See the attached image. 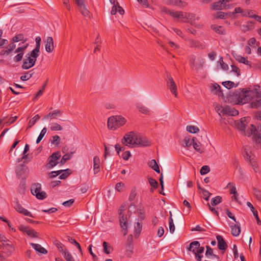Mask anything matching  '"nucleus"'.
Returning a JSON list of instances; mask_svg holds the SVG:
<instances>
[{
  "label": "nucleus",
  "instance_id": "nucleus-1",
  "mask_svg": "<svg viewBox=\"0 0 261 261\" xmlns=\"http://www.w3.org/2000/svg\"><path fill=\"white\" fill-rule=\"evenodd\" d=\"M247 122L245 118H241L240 120L236 121L234 125L238 129L243 132L244 135L248 137L251 136L253 134V138L256 143H260L261 138V125H258L255 126L253 124H250L247 129L246 126Z\"/></svg>",
  "mask_w": 261,
  "mask_h": 261
},
{
  "label": "nucleus",
  "instance_id": "nucleus-30",
  "mask_svg": "<svg viewBox=\"0 0 261 261\" xmlns=\"http://www.w3.org/2000/svg\"><path fill=\"white\" fill-rule=\"evenodd\" d=\"M227 15H229L228 13H225L224 12L219 11L213 15L214 19H225Z\"/></svg>",
  "mask_w": 261,
  "mask_h": 261
},
{
  "label": "nucleus",
  "instance_id": "nucleus-22",
  "mask_svg": "<svg viewBox=\"0 0 261 261\" xmlns=\"http://www.w3.org/2000/svg\"><path fill=\"white\" fill-rule=\"evenodd\" d=\"M30 245L39 253L44 254L47 253V250L42 247L40 244L31 243Z\"/></svg>",
  "mask_w": 261,
  "mask_h": 261
},
{
  "label": "nucleus",
  "instance_id": "nucleus-27",
  "mask_svg": "<svg viewBox=\"0 0 261 261\" xmlns=\"http://www.w3.org/2000/svg\"><path fill=\"white\" fill-rule=\"evenodd\" d=\"M136 107L139 110V111L142 113L146 115L150 114V111L148 110V109L142 103H137L136 104Z\"/></svg>",
  "mask_w": 261,
  "mask_h": 261
},
{
  "label": "nucleus",
  "instance_id": "nucleus-18",
  "mask_svg": "<svg viewBox=\"0 0 261 261\" xmlns=\"http://www.w3.org/2000/svg\"><path fill=\"white\" fill-rule=\"evenodd\" d=\"M54 49L53 38L51 37H47L45 41V50L47 53H51Z\"/></svg>",
  "mask_w": 261,
  "mask_h": 261
},
{
  "label": "nucleus",
  "instance_id": "nucleus-43",
  "mask_svg": "<svg viewBox=\"0 0 261 261\" xmlns=\"http://www.w3.org/2000/svg\"><path fill=\"white\" fill-rule=\"evenodd\" d=\"M243 156L246 161H249L250 159L253 158L254 157L252 154H251V152H249L248 150L245 148L244 151L243 152Z\"/></svg>",
  "mask_w": 261,
  "mask_h": 261
},
{
  "label": "nucleus",
  "instance_id": "nucleus-17",
  "mask_svg": "<svg viewBox=\"0 0 261 261\" xmlns=\"http://www.w3.org/2000/svg\"><path fill=\"white\" fill-rule=\"evenodd\" d=\"M167 87L170 89L171 92L173 93L175 97H177V86L171 76L169 77V81L167 82Z\"/></svg>",
  "mask_w": 261,
  "mask_h": 261
},
{
  "label": "nucleus",
  "instance_id": "nucleus-8",
  "mask_svg": "<svg viewBox=\"0 0 261 261\" xmlns=\"http://www.w3.org/2000/svg\"><path fill=\"white\" fill-rule=\"evenodd\" d=\"M189 62L192 65V68L195 70L202 67L204 63L203 58L196 57L194 55H192L190 57Z\"/></svg>",
  "mask_w": 261,
  "mask_h": 261
},
{
  "label": "nucleus",
  "instance_id": "nucleus-12",
  "mask_svg": "<svg viewBox=\"0 0 261 261\" xmlns=\"http://www.w3.org/2000/svg\"><path fill=\"white\" fill-rule=\"evenodd\" d=\"M231 6V5L226 4L224 0H220L213 3L211 6V9L213 10H222L230 9Z\"/></svg>",
  "mask_w": 261,
  "mask_h": 261
},
{
  "label": "nucleus",
  "instance_id": "nucleus-5",
  "mask_svg": "<svg viewBox=\"0 0 261 261\" xmlns=\"http://www.w3.org/2000/svg\"><path fill=\"white\" fill-rule=\"evenodd\" d=\"M251 93V91L244 90V89L240 91H236L235 92V95L238 97V103H245L250 100V94Z\"/></svg>",
  "mask_w": 261,
  "mask_h": 261
},
{
  "label": "nucleus",
  "instance_id": "nucleus-20",
  "mask_svg": "<svg viewBox=\"0 0 261 261\" xmlns=\"http://www.w3.org/2000/svg\"><path fill=\"white\" fill-rule=\"evenodd\" d=\"M15 208L18 213L20 214H22L25 216L33 217V215L30 212L23 208L19 203H16V204L15 205Z\"/></svg>",
  "mask_w": 261,
  "mask_h": 261
},
{
  "label": "nucleus",
  "instance_id": "nucleus-7",
  "mask_svg": "<svg viewBox=\"0 0 261 261\" xmlns=\"http://www.w3.org/2000/svg\"><path fill=\"white\" fill-rule=\"evenodd\" d=\"M61 156V154L60 151H58L54 152L47 159L48 163L46 167L50 169L56 166L59 163L58 161Z\"/></svg>",
  "mask_w": 261,
  "mask_h": 261
},
{
  "label": "nucleus",
  "instance_id": "nucleus-63",
  "mask_svg": "<svg viewBox=\"0 0 261 261\" xmlns=\"http://www.w3.org/2000/svg\"><path fill=\"white\" fill-rule=\"evenodd\" d=\"M23 56V53H18L17 55H16L14 58V60L16 62H19L21 61Z\"/></svg>",
  "mask_w": 261,
  "mask_h": 261
},
{
  "label": "nucleus",
  "instance_id": "nucleus-51",
  "mask_svg": "<svg viewBox=\"0 0 261 261\" xmlns=\"http://www.w3.org/2000/svg\"><path fill=\"white\" fill-rule=\"evenodd\" d=\"M50 129L53 131L61 130L63 127L57 123H54L50 126Z\"/></svg>",
  "mask_w": 261,
  "mask_h": 261
},
{
  "label": "nucleus",
  "instance_id": "nucleus-14",
  "mask_svg": "<svg viewBox=\"0 0 261 261\" xmlns=\"http://www.w3.org/2000/svg\"><path fill=\"white\" fill-rule=\"evenodd\" d=\"M0 248L2 249L3 251L9 256L11 255L14 250V247L12 244L6 243H3L2 245H0Z\"/></svg>",
  "mask_w": 261,
  "mask_h": 261
},
{
  "label": "nucleus",
  "instance_id": "nucleus-52",
  "mask_svg": "<svg viewBox=\"0 0 261 261\" xmlns=\"http://www.w3.org/2000/svg\"><path fill=\"white\" fill-rule=\"evenodd\" d=\"M62 170H60L56 171H52L48 174V178H54L57 176L58 175H60L61 173H62Z\"/></svg>",
  "mask_w": 261,
  "mask_h": 261
},
{
  "label": "nucleus",
  "instance_id": "nucleus-56",
  "mask_svg": "<svg viewBox=\"0 0 261 261\" xmlns=\"http://www.w3.org/2000/svg\"><path fill=\"white\" fill-rule=\"evenodd\" d=\"M255 22L253 21H249L247 22V24L244 25V27L246 28V31L251 30L254 28Z\"/></svg>",
  "mask_w": 261,
  "mask_h": 261
},
{
  "label": "nucleus",
  "instance_id": "nucleus-23",
  "mask_svg": "<svg viewBox=\"0 0 261 261\" xmlns=\"http://www.w3.org/2000/svg\"><path fill=\"white\" fill-rule=\"evenodd\" d=\"M188 41L189 45L191 47H195L200 49H202L205 47L204 45L199 41L191 39L189 40Z\"/></svg>",
  "mask_w": 261,
  "mask_h": 261
},
{
  "label": "nucleus",
  "instance_id": "nucleus-29",
  "mask_svg": "<svg viewBox=\"0 0 261 261\" xmlns=\"http://www.w3.org/2000/svg\"><path fill=\"white\" fill-rule=\"evenodd\" d=\"M142 224L139 222L136 223L134 225V233L136 237H138L142 230Z\"/></svg>",
  "mask_w": 261,
  "mask_h": 261
},
{
  "label": "nucleus",
  "instance_id": "nucleus-60",
  "mask_svg": "<svg viewBox=\"0 0 261 261\" xmlns=\"http://www.w3.org/2000/svg\"><path fill=\"white\" fill-rule=\"evenodd\" d=\"M51 143L55 144L56 145H58L60 144V138L58 135H55L53 137V141Z\"/></svg>",
  "mask_w": 261,
  "mask_h": 261
},
{
  "label": "nucleus",
  "instance_id": "nucleus-36",
  "mask_svg": "<svg viewBox=\"0 0 261 261\" xmlns=\"http://www.w3.org/2000/svg\"><path fill=\"white\" fill-rule=\"evenodd\" d=\"M245 12V10L241 7L236 8L232 12H229V16L234 15L236 14H241L242 16H243V14Z\"/></svg>",
  "mask_w": 261,
  "mask_h": 261
},
{
  "label": "nucleus",
  "instance_id": "nucleus-9",
  "mask_svg": "<svg viewBox=\"0 0 261 261\" xmlns=\"http://www.w3.org/2000/svg\"><path fill=\"white\" fill-rule=\"evenodd\" d=\"M118 214L119 215V222L121 227L122 228V231L125 236L127 233V226L128 225L127 216L122 213V210L120 208L118 210Z\"/></svg>",
  "mask_w": 261,
  "mask_h": 261
},
{
  "label": "nucleus",
  "instance_id": "nucleus-53",
  "mask_svg": "<svg viewBox=\"0 0 261 261\" xmlns=\"http://www.w3.org/2000/svg\"><path fill=\"white\" fill-rule=\"evenodd\" d=\"M72 153L71 154L66 153L64 154L61 160V164H64L67 160H70L72 157Z\"/></svg>",
  "mask_w": 261,
  "mask_h": 261
},
{
  "label": "nucleus",
  "instance_id": "nucleus-35",
  "mask_svg": "<svg viewBox=\"0 0 261 261\" xmlns=\"http://www.w3.org/2000/svg\"><path fill=\"white\" fill-rule=\"evenodd\" d=\"M102 246L103 247V252L105 253L109 254L112 251V250H113L112 247L111 246L108 245V244L107 243V242H103V244H102Z\"/></svg>",
  "mask_w": 261,
  "mask_h": 261
},
{
  "label": "nucleus",
  "instance_id": "nucleus-13",
  "mask_svg": "<svg viewBox=\"0 0 261 261\" xmlns=\"http://www.w3.org/2000/svg\"><path fill=\"white\" fill-rule=\"evenodd\" d=\"M188 250L194 253H202L203 252L204 248L203 247L200 246L198 241H195L190 243Z\"/></svg>",
  "mask_w": 261,
  "mask_h": 261
},
{
  "label": "nucleus",
  "instance_id": "nucleus-11",
  "mask_svg": "<svg viewBox=\"0 0 261 261\" xmlns=\"http://www.w3.org/2000/svg\"><path fill=\"white\" fill-rule=\"evenodd\" d=\"M18 228L21 231L25 233L31 238H39V233L34 229L29 226H25L22 225L19 226Z\"/></svg>",
  "mask_w": 261,
  "mask_h": 261
},
{
  "label": "nucleus",
  "instance_id": "nucleus-4",
  "mask_svg": "<svg viewBox=\"0 0 261 261\" xmlns=\"http://www.w3.org/2000/svg\"><path fill=\"white\" fill-rule=\"evenodd\" d=\"M39 56V53L33 50L30 53L27 54L23 60L22 68L23 69H29L35 65Z\"/></svg>",
  "mask_w": 261,
  "mask_h": 261
},
{
  "label": "nucleus",
  "instance_id": "nucleus-33",
  "mask_svg": "<svg viewBox=\"0 0 261 261\" xmlns=\"http://www.w3.org/2000/svg\"><path fill=\"white\" fill-rule=\"evenodd\" d=\"M206 252H205V255L206 256H208L209 255H211L213 257L216 258L217 259L218 261H220L219 260V257L218 255L213 254V249L210 246H206Z\"/></svg>",
  "mask_w": 261,
  "mask_h": 261
},
{
  "label": "nucleus",
  "instance_id": "nucleus-38",
  "mask_svg": "<svg viewBox=\"0 0 261 261\" xmlns=\"http://www.w3.org/2000/svg\"><path fill=\"white\" fill-rule=\"evenodd\" d=\"M186 129L191 133H196L199 131L198 127L194 125H188L187 126Z\"/></svg>",
  "mask_w": 261,
  "mask_h": 261
},
{
  "label": "nucleus",
  "instance_id": "nucleus-10",
  "mask_svg": "<svg viewBox=\"0 0 261 261\" xmlns=\"http://www.w3.org/2000/svg\"><path fill=\"white\" fill-rule=\"evenodd\" d=\"M75 3L79 8L81 14L85 17H89L90 12L86 7V0H75Z\"/></svg>",
  "mask_w": 261,
  "mask_h": 261
},
{
  "label": "nucleus",
  "instance_id": "nucleus-59",
  "mask_svg": "<svg viewBox=\"0 0 261 261\" xmlns=\"http://www.w3.org/2000/svg\"><path fill=\"white\" fill-rule=\"evenodd\" d=\"M256 42V39L254 37H252L248 40L247 42V44L248 45L252 47H256L255 43Z\"/></svg>",
  "mask_w": 261,
  "mask_h": 261
},
{
  "label": "nucleus",
  "instance_id": "nucleus-6",
  "mask_svg": "<svg viewBox=\"0 0 261 261\" xmlns=\"http://www.w3.org/2000/svg\"><path fill=\"white\" fill-rule=\"evenodd\" d=\"M31 191L32 194L35 195L36 198L39 199L43 200L46 197V193L44 191H41V185L39 183L33 185Z\"/></svg>",
  "mask_w": 261,
  "mask_h": 261
},
{
  "label": "nucleus",
  "instance_id": "nucleus-34",
  "mask_svg": "<svg viewBox=\"0 0 261 261\" xmlns=\"http://www.w3.org/2000/svg\"><path fill=\"white\" fill-rule=\"evenodd\" d=\"M35 41H36V46H35V48L33 50V51H34L39 54L41 41V38L39 36L37 37L35 39Z\"/></svg>",
  "mask_w": 261,
  "mask_h": 261
},
{
  "label": "nucleus",
  "instance_id": "nucleus-19",
  "mask_svg": "<svg viewBox=\"0 0 261 261\" xmlns=\"http://www.w3.org/2000/svg\"><path fill=\"white\" fill-rule=\"evenodd\" d=\"M216 239L218 241V248L219 249L225 251L227 247V245L223 237L221 236L217 235Z\"/></svg>",
  "mask_w": 261,
  "mask_h": 261
},
{
  "label": "nucleus",
  "instance_id": "nucleus-32",
  "mask_svg": "<svg viewBox=\"0 0 261 261\" xmlns=\"http://www.w3.org/2000/svg\"><path fill=\"white\" fill-rule=\"evenodd\" d=\"M252 108H261V97H257L256 99L251 103Z\"/></svg>",
  "mask_w": 261,
  "mask_h": 261
},
{
  "label": "nucleus",
  "instance_id": "nucleus-54",
  "mask_svg": "<svg viewBox=\"0 0 261 261\" xmlns=\"http://www.w3.org/2000/svg\"><path fill=\"white\" fill-rule=\"evenodd\" d=\"M210 171V167L207 165L202 166L200 169V173L201 175L207 174Z\"/></svg>",
  "mask_w": 261,
  "mask_h": 261
},
{
  "label": "nucleus",
  "instance_id": "nucleus-28",
  "mask_svg": "<svg viewBox=\"0 0 261 261\" xmlns=\"http://www.w3.org/2000/svg\"><path fill=\"white\" fill-rule=\"evenodd\" d=\"M230 227L231 228V234L233 236H238L241 232L240 226L238 225L234 224V225H231Z\"/></svg>",
  "mask_w": 261,
  "mask_h": 261
},
{
  "label": "nucleus",
  "instance_id": "nucleus-55",
  "mask_svg": "<svg viewBox=\"0 0 261 261\" xmlns=\"http://www.w3.org/2000/svg\"><path fill=\"white\" fill-rule=\"evenodd\" d=\"M30 72L31 71H28L26 72L24 75L21 76V80L25 81L29 80L32 76V73H31Z\"/></svg>",
  "mask_w": 261,
  "mask_h": 261
},
{
  "label": "nucleus",
  "instance_id": "nucleus-40",
  "mask_svg": "<svg viewBox=\"0 0 261 261\" xmlns=\"http://www.w3.org/2000/svg\"><path fill=\"white\" fill-rule=\"evenodd\" d=\"M249 161L254 171L256 172L258 170V165L256 161V159H255V157L250 159V160Z\"/></svg>",
  "mask_w": 261,
  "mask_h": 261
},
{
  "label": "nucleus",
  "instance_id": "nucleus-31",
  "mask_svg": "<svg viewBox=\"0 0 261 261\" xmlns=\"http://www.w3.org/2000/svg\"><path fill=\"white\" fill-rule=\"evenodd\" d=\"M20 41H23V43H24L27 41V39H24V36L22 34H19L12 38V42H17Z\"/></svg>",
  "mask_w": 261,
  "mask_h": 261
},
{
  "label": "nucleus",
  "instance_id": "nucleus-41",
  "mask_svg": "<svg viewBox=\"0 0 261 261\" xmlns=\"http://www.w3.org/2000/svg\"><path fill=\"white\" fill-rule=\"evenodd\" d=\"M62 255H63L64 258L67 261H74V259L71 254V253L68 252L67 250H66L65 252H64Z\"/></svg>",
  "mask_w": 261,
  "mask_h": 261
},
{
  "label": "nucleus",
  "instance_id": "nucleus-50",
  "mask_svg": "<svg viewBox=\"0 0 261 261\" xmlns=\"http://www.w3.org/2000/svg\"><path fill=\"white\" fill-rule=\"evenodd\" d=\"M68 240L71 244H73V245H75V246H76L77 247V248L79 249V250L81 252H82L81 247L80 244L77 242H76V241L75 239H72V238H70V237H68Z\"/></svg>",
  "mask_w": 261,
  "mask_h": 261
},
{
  "label": "nucleus",
  "instance_id": "nucleus-44",
  "mask_svg": "<svg viewBox=\"0 0 261 261\" xmlns=\"http://www.w3.org/2000/svg\"><path fill=\"white\" fill-rule=\"evenodd\" d=\"M192 141H193V146L194 147V148L197 151H198V152L201 153L203 152V150L201 149V147H200V146H201V144L200 143H196V142H194V138H193L192 139Z\"/></svg>",
  "mask_w": 261,
  "mask_h": 261
},
{
  "label": "nucleus",
  "instance_id": "nucleus-3",
  "mask_svg": "<svg viewBox=\"0 0 261 261\" xmlns=\"http://www.w3.org/2000/svg\"><path fill=\"white\" fill-rule=\"evenodd\" d=\"M126 122V120L121 115H116L110 117L108 120V127L112 130L124 125Z\"/></svg>",
  "mask_w": 261,
  "mask_h": 261
},
{
  "label": "nucleus",
  "instance_id": "nucleus-24",
  "mask_svg": "<svg viewBox=\"0 0 261 261\" xmlns=\"http://www.w3.org/2000/svg\"><path fill=\"white\" fill-rule=\"evenodd\" d=\"M100 161L99 158L97 156H95L93 159V171L94 173L97 174L99 172Z\"/></svg>",
  "mask_w": 261,
  "mask_h": 261
},
{
  "label": "nucleus",
  "instance_id": "nucleus-25",
  "mask_svg": "<svg viewBox=\"0 0 261 261\" xmlns=\"http://www.w3.org/2000/svg\"><path fill=\"white\" fill-rule=\"evenodd\" d=\"M211 28L216 33L220 35H225L226 31L222 26H219L216 24L212 25Z\"/></svg>",
  "mask_w": 261,
  "mask_h": 261
},
{
  "label": "nucleus",
  "instance_id": "nucleus-37",
  "mask_svg": "<svg viewBox=\"0 0 261 261\" xmlns=\"http://www.w3.org/2000/svg\"><path fill=\"white\" fill-rule=\"evenodd\" d=\"M222 85L227 89H230L233 87H237L238 86V84H235L234 83L231 81H225L222 83Z\"/></svg>",
  "mask_w": 261,
  "mask_h": 261
},
{
  "label": "nucleus",
  "instance_id": "nucleus-26",
  "mask_svg": "<svg viewBox=\"0 0 261 261\" xmlns=\"http://www.w3.org/2000/svg\"><path fill=\"white\" fill-rule=\"evenodd\" d=\"M54 244L55 245L59 251L63 254L64 252H65L67 249L65 248V246L61 242H60L58 240H55L54 241Z\"/></svg>",
  "mask_w": 261,
  "mask_h": 261
},
{
  "label": "nucleus",
  "instance_id": "nucleus-48",
  "mask_svg": "<svg viewBox=\"0 0 261 261\" xmlns=\"http://www.w3.org/2000/svg\"><path fill=\"white\" fill-rule=\"evenodd\" d=\"M28 171L27 167L22 165L20 166V167L17 169L16 173L18 175L21 176L22 173H25Z\"/></svg>",
  "mask_w": 261,
  "mask_h": 261
},
{
  "label": "nucleus",
  "instance_id": "nucleus-61",
  "mask_svg": "<svg viewBox=\"0 0 261 261\" xmlns=\"http://www.w3.org/2000/svg\"><path fill=\"white\" fill-rule=\"evenodd\" d=\"M184 142L185 144L184 145L185 147H188L191 146L192 145V141H191L190 138L188 137H186L184 138Z\"/></svg>",
  "mask_w": 261,
  "mask_h": 261
},
{
  "label": "nucleus",
  "instance_id": "nucleus-47",
  "mask_svg": "<svg viewBox=\"0 0 261 261\" xmlns=\"http://www.w3.org/2000/svg\"><path fill=\"white\" fill-rule=\"evenodd\" d=\"M256 15L254 14L252 10H245V12L243 14L244 17H249L252 18H255Z\"/></svg>",
  "mask_w": 261,
  "mask_h": 261
},
{
  "label": "nucleus",
  "instance_id": "nucleus-46",
  "mask_svg": "<svg viewBox=\"0 0 261 261\" xmlns=\"http://www.w3.org/2000/svg\"><path fill=\"white\" fill-rule=\"evenodd\" d=\"M40 119V116L38 114L36 115L33 118H32L29 123V126L28 127L29 128L31 127L32 126H33L36 121Z\"/></svg>",
  "mask_w": 261,
  "mask_h": 261
},
{
  "label": "nucleus",
  "instance_id": "nucleus-49",
  "mask_svg": "<svg viewBox=\"0 0 261 261\" xmlns=\"http://www.w3.org/2000/svg\"><path fill=\"white\" fill-rule=\"evenodd\" d=\"M47 129L45 127H44L42 130L41 131L39 136L38 137L37 140H36V143L38 144L42 139L45 134L46 133Z\"/></svg>",
  "mask_w": 261,
  "mask_h": 261
},
{
  "label": "nucleus",
  "instance_id": "nucleus-57",
  "mask_svg": "<svg viewBox=\"0 0 261 261\" xmlns=\"http://www.w3.org/2000/svg\"><path fill=\"white\" fill-rule=\"evenodd\" d=\"M124 188V184L122 182H118L115 186V189L118 192L122 191Z\"/></svg>",
  "mask_w": 261,
  "mask_h": 261
},
{
  "label": "nucleus",
  "instance_id": "nucleus-21",
  "mask_svg": "<svg viewBox=\"0 0 261 261\" xmlns=\"http://www.w3.org/2000/svg\"><path fill=\"white\" fill-rule=\"evenodd\" d=\"M193 17L192 14L189 13L179 12L178 21L185 22L187 20L192 19Z\"/></svg>",
  "mask_w": 261,
  "mask_h": 261
},
{
  "label": "nucleus",
  "instance_id": "nucleus-62",
  "mask_svg": "<svg viewBox=\"0 0 261 261\" xmlns=\"http://www.w3.org/2000/svg\"><path fill=\"white\" fill-rule=\"evenodd\" d=\"M237 60L240 63H244L246 65H250V62L248 61L247 58L243 57H239Z\"/></svg>",
  "mask_w": 261,
  "mask_h": 261
},
{
  "label": "nucleus",
  "instance_id": "nucleus-45",
  "mask_svg": "<svg viewBox=\"0 0 261 261\" xmlns=\"http://www.w3.org/2000/svg\"><path fill=\"white\" fill-rule=\"evenodd\" d=\"M222 201V197L217 196L213 198H212L211 200V204L213 206L216 205L218 204L219 203H221Z\"/></svg>",
  "mask_w": 261,
  "mask_h": 261
},
{
  "label": "nucleus",
  "instance_id": "nucleus-39",
  "mask_svg": "<svg viewBox=\"0 0 261 261\" xmlns=\"http://www.w3.org/2000/svg\"><path fill=\"white\" fill-rule=\"evenodd\" d=\"M227 187L229 188L230 193L231 194H237V189L235 185L233 183L229 182Z\"/></svg>",
  "mask_w": 261,
  "mask_h": 261
},
{
  "label": "nucleus",
  "instance_id": "nucleus-58",
  "mask_svg": "<svg viewBox=\"0 0 261 261\" xmlns=\"http://www.w3.org/2000/svg\"><path fill=\"white\" fill-rule=\"evenodd\" d=\"M148 180L149 184L153 188L156 189L158 187V183L156 180L152 178H148Z\"/></svg>",
  "mask_w": 261,
  "mask_h": 261
},
{
  "label": "nucleus",
  "instance_id": "nucleus-2",
  "mask_svg": "<svg viewBox=\"0 0 261 261\" xmlns=\"http://www.w3.org/2000/svg\"><path fill=\"white\" fill-rule=\"evenodd\" d=\"M121 142L123 145L128 146L136 145L146 146L150 145V143L146 138L142 137L139 134L133 132L125 134Z\"/></svg>",
  "mask_w": 261,
  "mask_h": 261
},
{
  "label": "nucleus",
  "instance_id": "nucleus-16",
  "mask_svg": "<svg viewBox=\"0 0 261 261\" xmlns=\"http://www.w3.org/2000/svg\"><path fill=\"white\" fill-rule=\"evenodd\" d=\"M230 107L227 106L222 107L220 105H217L215 107L216 112L220 116L229 115Z\"/></svg>",
  "mask_w": 261,
  "mask_h": 261
},
{
  "label": "nucleus",
  "instance_id": "nucleus-64",
  "mask_svg": "<svg viewBox=\"0 0 261 261\" xmlns=\"http://www.w3.org/2000/svg\"><path fill=\"white\" fill-rule=\"evenodd\" d=\"M219 62L223 70H226L228 68V65L224 62L222 57L219 59Z\"/></svg>",
  "mask_w": 261,
  "mask_h": 261
},
{
  "label": "nucleus",
  "instance_id": "nucleus-15",
  "mask_svg": "<svg viewBox=\"0 0 261 261\" xmlns=\"http://www.w3.org/2000/svg\"><path fill=\"white\" fill-rule=\"evenodd\" d=\"M161 11L162 13L171 16L172 18H173L175 19H177L178 20L179 19V15L180 11H176L173 10H170L168 8L165 7L161 8Z\"/></svg>",
  "mask_w": 261,
  "mask_h": 261
},
{
  "label": "nucleus",
  "instance_id": "nucleus-42",
  "mask_svg": "<svg viewBox=\"0 0 261 261\" xmlns=\"http://www.w3.org/2000/svg\"><path fill=\"white\" fill-rule=\"evenodd\" d=\"M62 173L59 176V178L61 179H64L66 178L71 173L70 170L69 169L62 170Z\"/></svg>",
  "mask_w": 261,
  "mask_h": 261
}]
</instances>
